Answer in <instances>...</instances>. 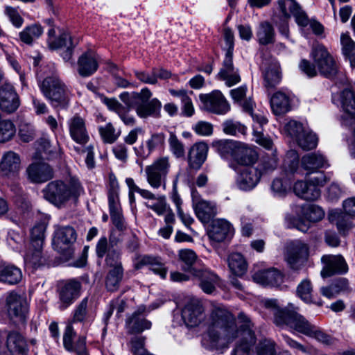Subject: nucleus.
Instances as JSON below:
<instances>
[{
  "label": "nucleus",
  "instance_id": "nucleus-14",
  "mask_svg": "<svg viewBox=\"0 0 355 355\" xmlns=\"http://www.w3.org/2000/svg\"><path fill=\"white\" fill-rule=\"evenodd\" d=\"M182 318L189 327L198 326L205 318L201 302L197 299H189L182 310Z\"/></svg>",
  "mask_w": 355,
  "mask_h": 355
},
{
  "label": "nucleus",
  "instance_id": "nucleus-36",
  "mask_svg": "<svg viewBox=\"0 0 355 355\" xmlns=\"http://www.w3.org/2000/svg\"><path fill=\"white\" fill-rule=\"evenodd\" d=\"M301 164L302 168L310 173L328 166L326 157L318 153H311L304 155L302 158Z\"/></svg>",
  "mask_w": 355,
  "mask_h": 355
},
{
  "label": "nucleus",
  "instance_id": "nucleus-61",
  "mask_svg": "<svg viewBox=\"0 0 355 355\" xmlns=\"http://www.w3.org/2000/svg\"><path fill=\"white\" fill-rule=\"evenodd\" d=\"M37 150L40 154H44L45 158L53 157L55 148H52L50 141L46 138H41L37 141Z\"/></svg>",
  "mask_w": 355,
  "mask_h": 355
},
{
  "label": "nucleus",
  "instance_id": "nucleus-22",
  "mask_svg": "<svg viewBox=\"0 0 355 355\" xmlns=\"http://www.w3.org/2000/svg\"><path fill=\"white\" fill-rule=\"evenodd\" d=\"M144 307H139L125 321V327L129 334H139L151 327V322L146 319L143 313Z\"/></svg>",
  "mask_w": 355,
  "mask_h": 355
},
{
  "label": "nucleus",
  "instance_id": "nucleus-1",
  "mask_svg": "<svg viewBox=\"0 0 355 355\" xmlns=\"http://www.w3.org/2000/svg\"><path fill=\"white\" fill-rule=\"evenodd\" d=\"M236 318L225 308L215 307L208 320L207 336L210 347L215 349L227 348L240 335L242 336L236 345L232 355H254L252 347L255 343L253 324L243 312Z\"/></svg>",
  "mask_w": 355,
  "mask_h": 355
},
{
  "label": "nucleus",
  "instance_id": "nucleus-52",
  "mask_svg": "<svg viewBox=\"0 0 355 355\" xmlns=\"http://www.w3.org/2000/svg\"><path fill=\"white\" fill-rule=\"evenodd\" d=\"M164 142V135L162 133L154 134L151 136L150 139H149L147 142L148 152L145 153L144 152L141 153L139 152L137 148H135V150L137 155H139L142 157H146L153 149H155L157 146L159 145H162Z\"/></svg>",
  "mask_w": 355,
  "mask_h": 355
},
{
  "label": "nucleus",
  "instance_id": "nucleus-31",
  "mask_svg": "<svg viewBox=\"0 0 355 355\" xmlns=\"http://www.w3.org/2000/svg\"><path fill=\"white\" fill-rule=\"evenodd\" d=\"M252 279L255 282L261 285L279 286L283 282L284 276L277 269H269L254 273Z\"/></svg>",
  "mask_w": 355,
  "mask_h": 355
},
{
  "label": "nucleus",
  "instance_id": "nucleus-16",
  "mask_svg": "<svg viewBox=\"0 0 355 355\" xmlns=\"http://www.w3.org/2000/svg\"><path fill=\"white\" fill-rule=\"evenodd\" d=\"M20 105V100L14 86L4 83L0 86V110L6 114L14 113Z\"/></svg>",
  "mask_w": 355,
  "mask_h": 355
},
{
  "label": "nucleus",
  "instance_id": "nucleus-23",
  "mask_svg": "<svg viewBox=\"0 0 355 355\" xmlns=\"http://www.w3.org/2000/svg\"><path fill=\"white\" fill-rule=\"evenodd\" d=\"M191 275L200 281V286L205 293L211 294L215 291L218 281L217 275L203 267L194 268Z\"/></svg>",
  "mask_w": 355,
  "mask_h": 355
},
{
  "label": "nucleus",
  "instance_id": "nucleus-30",
  "mask_svg": "<svg viewBox=\"0 0 355 355\" xmlns=\"http://www.w3.org/2000/svg\"><path fill=\"white\" fill-rule=\"evenodd\" d=\"M328 219L331 223L336 226L338 232L343 236H346L354 227L350 216L337 210L329 211Z\"/></svg>",
  "mask_w": 355,
  "mask_h": 355
},
{
  "label": "nucleus",
  "instance_id": "nucleus-46",
  "mask_svg": "<svg viewBox=\"0 0 355 355\" xmlns=\"http://www.w3.org/2000/svg\"><path fill=\"white\" fill-rule=\"evenodd\" d=\"M43 33L42 26L39 24H33L28 26L19 33L20 40L28 44H31L33 40L38 38Z\"/></svg>",
  "mask_w": 355,
  "mask_h": 355
},
{
  "label": "nucleus",
  "instance_id": "nucleus-12",
  "mask_svg": "<svg viewBox=\"0 0 355 355\" xmlns=\"http://www.w3.org/2000/svg\"><path fill=\"white\" fill-rule=\"evenodd\" d=\"M302 215L306 221L300 218H291V227H295L302 232H306L309 229L308 222L316 223L321 220L324 216V211L317 205H309L302 207Z\"/></svg>",
  "mask_w": 355,
  "mask_h": 355
},
{
  "label": "nucleus",
  "instance_id": "nucleus-33",
  "mask_svg": "<svg viewBox=\"0 0 355 355\" xmlns=\"http://www.w3.org/2000/svg\"><path fill=\"white\" fill-rule=\"evenodd\" d=\"M137 261L135 264L136 269L138 270L144 266L148 265L150 270L155 273L159 275L162 278L166 277V270L159 257L150 255H139L137 257Z\"/></svg>",
  "mask_w": 355,
  "mask_h": 355
},
{
  "label": "nucleus",
  "instance_id": "nucleus-63",
  "mask_svg": "<svg viewBox=\"0 0 355 355\" xmlns=\"http://www.w3.org/2000/svg\"><path fill=\"white\" fill-rule=\"evenodd\" d=\"M135 75L138 80L145 84L156 85L157 83L153 69L150 72L145 71H136L135 72Z\"/></svg>",
  "mask_w": 355,
  "mask_h": 355
},
{
  "label": "nucleus",
  "instance_id": "nucleus-45",
  "mask_svg": "<svg viewBox=\"0 0 355 355\" xmlns=\"http://www.w3.org/2000/svg\"><path fill=\"white\" fill-rule=\"evenodd\" d=\"M47 223L44 221L36 224L31 230V244L35 247H42Z\"/></svg>",
  "mask_w": 355,
  "mask_h": 355
},
{
  "label": "nucleus",
  "instance_id": "nucleus-59",
  "mask_svg": "<svg viewBox=\"0 0 355 355\" xmlns=\"http://www.w3.org/2000/svg\"><path fill=\"white\" fill-rule=\"evenodd\" d=\"M168 142L172 153L177 158L182 157L184 155V145L175 134L171 133Z\"/></svg>",
  "mask_w": 355,
  "mask_h": 355
},
{
  "label": "nucleus",
  "instance_id": "nucleus-15",
  "mask_svg": "<svg viewBox=\"0 0 355 355\" xmlns=\"http://www.w3.org/2000/svg\"><path fill=\"white\" fill-rule=\"evenodd\" d=\"M230 167L238 172L236 178L237 187L243 191L252 189L259 182L261 173L252 166H245L239 168L235 164H232Z\"/></svg>",
  "mask_w": 355,
  "mask_h": 355
},
{
  "label": "nucleus",
  "instance_id": "nucleus-20",
  "mask_svg": "<svg viewBox=\"0 0 355 355\" xmlns=\"http://www.w3.org/2000/svg\"><path fill=\"white\" fill-rule=\"evenodd\" d=\"M208 153V146L205 142L194 144L188 151V167L191 170H199L205 160Z\"/></svg>",
  "mask_w": 355,
  "mask_h": 355
},
{
  "label": "nucleus",
  "instance_id": "nucleus-2",
  "mask_svg": "<svg viewBox=\"0 0 355 355\" xmlns=\"http://www.w3.org/2000/svg\"><path fill=\"white\" fill-rule=\"evenodd\" d=\"M151 96L152 92L148 88L145 87L140 92L121 93L119 98L125 105L114 98H105L103 103L109 110L115 112L125 125H133L135 119L130 114L132 108H135L137 114L142 119L160 116L162 103L156 98L150 99Z\"/></svg>",
  "mask_w": 355,
  "mask_h": 355
},
{
  "label": "nucleus",
  "instance_id": "nucleus-6",
  "mask_svg": "<svg viewBox=\"0 0 355 355\" xmlns=\"http://www.w3.org/2000/svg\"><path fill=\"white\" fill-rule=\"evenodd\" d=\"M279 8L284 17L281 23L278 24V29L280 33L286 37H288L289 28L287 19L293 15L298 25L306 26L309 24V18L306 12L302 9L296 1H278Z\"/></svg>",
  "mask_w": 355,
  "mask_h": 355
},
{
  "label": "nucleus",
  "instance_id": "nucleus-11",
  "mask_svg": "<svg viewBox=\"0 0 355 355\" xmlns=\"http://www.w3.org/2000/svg\"><path fill=\"white\" fill-rule=\"evenodd\" d=\"M309 257V247L301 241L291 242L286 248V259L293 270H299L306 261Z\"/></svg>",
  "mask_w": 355,
  "mask_h": 355
},
{
  "label": "nucleus",
  "instance_id": "nucleus-50",
  "mask_svg": "<svg viewBox=\"0 0 355 355\" xmlns=\"http://www.w3.org/2000/svg\"><path fill=\"white\" fill-rule=\"evenodd\" d=\"M105 264L110 268H123L121 250L110 249L105 255Z\"/></svg>",
  "mask_w": 355,
  "mask_h": 355
},
{
  "label": "nucleus",
  "instance_id": "nucleus-7",
  "mask_svg": "<svg viewBox=\"0 0 355 355\" xmlns=\"http://www.w3.org/2000/svg\"><path fill=\"white\" fill-rule=\"evenodd\" d=\"M311 55L314 64L322 76L332 79L338 74L337 63L324 45L314 46Z\"/></svg>",
  "mask_w": 355,
  "mask_h": 355
},
{
  "label": "nucleus",
  "instance_id": "nucleus-51",
  "mask_svg": "<svg viewBox=\"0 0 355 355\" xmlns=\"http://www.w3.org/2000/svg\"><path fill=\"white\" fill-rule=\"evenodd\" d=\"M88 297H85L80 303L78 305L74 311L72 320L69 322L73 325V323L80 322H83L87 319L88 316Z\"/></svg>",
  "mask_w": 355,
  "mask_h": 355
},
{
  "label": "nucleus",
  "instance_id": "nucleus-64",
  "mask_svg": "<svg viewBox=\"0 0 355 355\" xmlns=\"http://www.w3.org/2000/svg\"><path fill=\"white\" fill-rule=\"evenodd\" d=\"M5 12L15 27L19 28L22 26L24 19L16 8L7 6Z\"/></svg>",
  "mask_w": 355,
  "mask_h": 355
},
{
  "label": "nucleus",
  "instance_id": "nucleus-39",
  "mask_svg": "<svg viewBox=\"0 0 355 355\" xmlns=\"http://www.w3.org/2000/svg\"><path fill=\"white\" fill-rule=\"evenodd\" d=\"M42 247H30L24 257V261L27 268L36 269L44 263V259L42 252Z\"/></svg>",
  "mask_w": 355,
  "mask_h": 355
},
{
  "label": "nucleus",
  "instance_id": "nucleus-41",
  "mask_svg": "<svg viewBox=\"0 0 355 355\" xmlns=\"http://www.w3.org/2000/svg\"><path fill=\"white\" fill-rule=\"evenodd\" d=\"M22 279L21 270L12 265L0 268V282L8 284H18Z\"/></svg>",
  "mask_w": 355,
  "mask_h": 355
},
{
  "label": "nucleus",
  "instance_id": "nucleus-42",
  "mask_svg": "<svg viewBox=\"0 0 355 355\" xmlns=\"http://www.w3.org/2000/svg\"><path fill=\"white\" fill-rule=\"evenodd\" d=\"M228 266L230 270L236 276H242L247 271L248 264L240 253H233L228 257Z\"/></svg>",
  "mask_w": 355,
  "mask_h": 355
},
{
  "label": "nucleus",
  "instance_id": "nucleus-55",
  "mask_svg": "<svg viewBox=\"0 0 355 355\" xmlns=\"http://www.w3.org/2000/svg\"><path fill=\"white\" fill-rule=\"evenodd\" d=\"M223 130L225 134L230 135H237L238 134L244 135L246 132V128L243 125L232 120L223 123Z\"/></svg>",
  "mask_w": 355,
  "mask_h": 355
},
{
  "label": "nucleus",
  "instance_id": "nucleus-24",
  "mask_svg": "<svg viewBox=\"0 0 355 355\" xmlns=\"http://www.w3.org/2000/svg\"><path fill=\"white\" fill-rule=\"evenodd\" d=\"M26 173L31 182L42 183L53 178V171L44 162L33 163L27 168Z\"/></svg>",
  "mask_w": 355,
  "mask_h": 355
},
{
  "label": "nucleus",
  "instance_id": "nucleus-26",
  "mask_svg": "<svg viewBox=\"0 0 355 355\" xmlns=\"http://www.w3.org/2000/svg\"><path fill=\"white\" fill-rule=\"evenodd\" d=\"M233 56H225L223 67L218 73L220 80L225 81V85L230 87L241 81V76L233 64Z\"/></svg>",
  "mask_w": 355,
  "mask_h": 355
},
{
  "label": "nucleus",
  "instance_id": "nucleus-38",
  "mask_svg": "<svg viewBox=\"0 0 355 355\" xmlns=\"http://www.w3.org/2000/svg\"><path fill=\"white\" fill-rule=\"evenodd\" d=\"M270 105L276 115L285 114L291 109L288 96L282 92H277L271 96Z\"/></svg>",
  "mask_w": 355,
  "mask_h": 355
},
{
  "label": "nucleus",
  "instance_id": "nucleus-53",
  "mask_svg": "<svg viewBox=\"0 0 355 355\" xmlns=\"http://www.w3.org/2000/svg\"><path fill=\"white\" fill-rule=\"evenodd\" d=\"M312 285L309 279H304L297 288V295L306 303L313 302L312 300Z\"/></svg>",
  "mask_w": 355,
  "mask_h": 355
},
{
  "label": "nucleus",
  "instance_id": "nucleus-44",
  "mask_svg": "<svg viewBox=\"0 0 355 355\" xmlns=\"http://www.w3.org/2000/svg\"><path fill=\"white\" fill-rule=\"evenodd\" d=\"M297 145L304 150H310L318 145V139L315 134L305 130L296 140Z\"/></svg>",
  "mask_w": 355,
  "mask_h": 355
},
{
  "label": "nucleus",
  "instance_id": "nucleus-32",
  "mask_svg": "<svg viewBox=\"0 0 355 355\" xmlns=\"http://www.w3.org/2000/svg\"><path fill=\"white\" fill-rule=\"evenodd\" d=\"M0 168L7 176L17 175L21 169V159L19 155L13 151L6 153L2 157Z\"/></svg>",
  "mask_w": 355,
  "mask_h": 355
},
{
  "label": "nucleus",
  "instance_id": "nucleus-18",
  "mask_svg": "<svg viewBox=\"0 0 355 355\" xmlns=\"http://www.w3.org/2000/svg\"><path fill=\"white\" fill-rule=\"evenodd\" d=\"M321 261L324 264V267L320 272L323 278L329 277L336 274H343L348 270L344 258L340 255L326 254L322 257Z\"/></svg>",
  "mask_w": 355,
  "mask_h": 355
},
{
  "label": "nucleus",
  "instance_id": "nucleus-35",
  "mask_svg": "<svg viewBox=\"0 0 355 355\" xmlns=\"http://www.w3.org/2000/svg\"><path fill=\"white\" fill-rule=\"evenodd\" d=\"M233 159L240 165L250 166L257 160L258 156L254 149L239 143Z\"/></svg>",
  "mask_w": 355,
  "mask_h": 355
},
{
  "label": "nucleus",
  "instance_id": "nucleus-3",
  "mask_svg": "<svg viewBox=\"0 0 355 355\" xmlns=\"http://www.w3.org/2000/svg\"><path fill=\"white\" fill-rule=\"evenodd\" d=\"M261 304L266 309L272 312L274 323L277 327H290L328 345L333 343V338L329 335L325 334L319 327L310 323L303 315L289 309V307L280 308L277 300H263Z\"/></svg>",
  "mask_w": 355,
  "mask_h": 355
},
{
  "label": "nucleus",
  "instance_id": "nucleus-58",
  "mask_svg": "<svg viewBox=\"0 0 355 355\" xmlns=\"http://www.w3.org/2000/svg\"><path fill=\"white\" fill-rule=\"evenodd\" d=\"M284 129L287 134L295 140L306 130L302 123L294 120L288 121Z\"/></svg>",
  "mask_w": 355,
  "mask_h": 355
},
{
  "label": "nucleus",
  "instance_id": "nucleus-27",
  "mask_svg": "<svg viewBox=\"0 0 355 355\" xmlns=\"http://www.w3.org/2000/svg\"><path fill=\"white\" fill-rule=\"evenodd\" d=\"M80 288V282L76 279H69L64 283L60 291V300L62 309L67 308L79 296Z\"/></svg>",
  "mask_w": 355,
  "mask_h": 355
},
{
  "label": "nucleus",
  "instance_id": "nucleus-9",
  "mask_svg": "<svg viewBox=\"0 0 355 355\" xmlns=\"http://www.w3.org/2000/svg\"><path fill=\"white\" fill-rule=\"evenodd\" d=\"M6 309L9 318L24 323L28 311V305L24 295L11 292L6 297Z\"/></svg>",
  "mask_w": 355,
  "mask_h": 355
},
{
  "label": "nucleus",
  "instance_id": "nucleus-28",
  "mask_svg": "<svg viewBox=\"0 0 355 355\" xmlns=\"http://www.w3.org/2000/svg\"><path fill=\"white\" fill-rule=\"evenodd\" d=\"M78 73L82 77H87L94 73L98 67L96 58L91 51L83 53L78 60Z\"/></svg>",
  "mask_w": 355,
  "mask_h": 355
},
{
  "label": "nucleus",
  "instance_id": "nucleus-5",
  "mask_svg": "<svg viewBox=\"0 0 355 355\" xmlns=\"http://www.w3.org/2000/svg\"><path fill=\"white\" fill-rule=\"evenodd\" d=\"M43 95L54 107L66 108L70 101L67 85L56 75L46 77L39 85Z\"/></svg>",
  "mask_w": 355,
  "mask_h": 355
},
{
  "label": "nucleus",
  "instance_id": "nucleus-62",
  "mask_svg": "<svg viewBox=\"0 0 355 355\" xmlns=\"http://www.w3.org/2000/svg\"><path fill=\"white\" fill-rule=\"evenodd\" d=\"M76 336L73 325L69 323L66 327L64 336H63V345L64 348L70 352L73 351V339Z\"/></svg>",
  "mask_w": 355,
  "mask_h": 355
},
{
  "label": "nucleus",
  "instance_id": "nucleus-43",
  "mask_svg": "<svg viewBox=\"0 0 355 355\" xmlns=\"http://www.w3.org/2000/svg\"><path fill=\"white\" fill-rule=\"evenodd\" d=\"M123 276V268H110L105 278V286L110 291H116Z\"/></svg>",
  "mask_w": 355,
  "mask_h": 355
},
{
  "label": "nucleus",
  "instance_id": "nucleus-54",
  "mask_svg": "<svg viewBox=\"0 0 355 355\" xmlns=\"http://www.w3.org/2000/svg\"><path fill=\"white\" fill-rule=\"evenodd\" d=\"M98 130L103 141L109 144L114 143L120 135L119 132H116L115 128L110 123H107L105 126H101Z\"/></svg>",
  "mask_w": 355,
  "mask_h": 355
},
{
  "label": "nucleus",
  "instance_id": "nucleus-4",
  "mask_svg": "<svg viewBox=\"0 0 355 355\" xmlns=\"http://www.w3.org/2000/svg\"><path fill=\"white\" fill-rule=\"evenodd\" d=\"M82 192L80 182L71 178L69 183L55 180L49 182L43 190L44 198L56 207L65 205L71 198H77Z\"/></svg>",
  "mask_w": 355,
  "mask_h": 355
},
{
  "label": "nucleus",
  "instance_id": "nucleus-56",
  "mask_svg": "<svg viewBox=\"0 0 355 355\" xmlns=\"http://www.w3.org/2000/svg\"><path fill=\"white\" fill-rule=\"evenodd\" d=\"M73 42L74 40L68 33L63 32L58 38L55 37L53 40H51L49 46L51 49H58L68 46L69 44L73 45Z\"/></svg>",
  "mask_w": 355,
  "mask_h": 355
},
{
  "label": "nucleus",
  "instance_id": "nucleus-40",
  "mask_svg": "<svg viewBox=\"0 0 355 355\" xmlns=\"http://www.w3.org/2000/svg\"><path fill=\"white\" fill-rule=\"evenodd\" d=\"M257 37L259 43L262 45L273 44L275 41V33L272 26L266 21L261 22L257 32Z\"/></svg>",
  "mask_w": 355,
  "mask_h": 355
},
{
  "label": "nucleus",
  "instance_id": "nucleus-10",
  "mask_svg": "<svg viewBox=\"0 0 355 355\" xmlns=\"http://www.w3.org/2000/svg\"><path fill=\"white\" fill-rule=\"evenodd\" d=\"M199 99L205 110L216 114H225L230 110V105L223 94L218 90L209 94H202Z\"/></svg>",
  "mask_w": 355,
  "mask_h": 355
},
{
  "label": "nucleus",
  "instance_id": "nucleus-34",
  "mask_svg": "<svg viewBox=\"0 0 355 355\" xmlns=\"http://www.w3.org/2000/svg\"><path fill=\"white\" fill-rule=\"evenodd\" d=\"M295 194L306 200L313 201L320 196V190L309 182L297 181L294 184Z\"/></svg>",
  "mask_w": 355,
  "mask_h": 355
},
{
  "label": "nucleus",
  "instance_id": "nucleus-19",
  "mask_svg": "<svg viewBox=\"0 0 355 355\" xmlns=\"http://www.w3.org/2000/svg\"><path fill=\"white\" fill-rule=\"evenodd\" d=\"M341 107L343 114L342 123L345 125H352L355 123V94L349 89H344L340 94Z\"/></svg>",
  "mask_w": 355,
  "mask_h": 355
},
{
  "label": "nucleus",
  "instance_id": "nucleus-57",
  "mask_svg": "<svg viewBox=\"0 0 355 355\" xmlns=\"http://www.w3.org/2000/svg\"><path fill=\"white\" fill-rule=\"evenodd\" d=\"M340 44L342 53L345 57L355 52V42L348 33H343L340 35Z\"/></svg>",
  "mask_w": 355,
  "mask_h": 355
},
{
  "label": "nucleus",
  "instance_id": "nucleus-17",
  "mask_svg": "<svg viewBox=\"0 0 355 355\" xmlns=\"http://www.w3.org/2000/svg\"><path fill=\"white\" fill-rule=\"evenodd\" d=\"M6 336V347L11 355H28V347L25 338L17 331H0V337Z\"/></svg>",
  "mask_w": 355,
  "mask_h": 355
},
{
  "label": "nucleus",
  "instance_id": "nucleus-8",
  "mask_svg": "<svg viewBox=\"0 0 355 355\" xmlns=\"http://www.w3.org/2000/svg\"><path fill=\"white\" fill-rule=\"evenodd\" d=\"M170 168L168 157H159L145 168L148 183L154 189L165 186L166 175Z\"/></svg>",
  "mask_w": 355,
  "mask_h": 355
},
{
  "label": "nucleus",
  "instance_id": "nucleus-60",
  "mask_svg": "<svg viewBox=\"0 0 355 355\" xmlns=\"http://www.w3.org/2000/svg\"><path fill=\"white\" fill-rule=\"evenodd\" d=\"M277 166V159L275 156L265 157L261 162L259 171L262 173H268L274 171Z\"/></svg>",
  "mask_w": 355,
  "mask_h": 355
},
{
  "label": "nucleus",
  "instance_id": "nucleus-37",
  "mask_svg": "<svg viewBox=\"0 0 355 355\" xmlns=\"http://www.w3.org/2000/svg\"><path fill=\"white\" fill-rule=\"evenodd\" d=\"M264 85L268 89H274L282 80V72L279 64L272 61L263 73Z\"/></svg>",
  "mask_w": 355,
  "mask_h": 355
},
{
  "label": "nucleus",
  "instance_id": "nucleus-47",
  "mask_svg": "<svg viewBox=\"0 0 355 355\" xmlns=\"http://www.w3.org/2000/svg\"><path fill=\"white\" fill-rule=\"evenodd\" d=\"M15 132V126L10 120L1 119L0 121V143H5L11 140Z\"/></svg>",
  "mask_w": 355,
  "mask_h": 355
},
{
  "label": "nucleus",
  "instance_id": "nucleus-49",
  "mask_svg": "<svg viewBox=\"0 0 355 355\" xmlns=\"http://www.w3.org/2000/svg\"><path fill=\"white\" fill-rule=\"evenodd\" d=\"M179 257L180 260L184 263L183 269L191 273V270L197 266H193L196 260L197 255L194 251L189 249L181 250L179 252Z\"/></svg>",
  "mask_w": 355,
  "mask_h": 355
},
{
  "label": "nucleus",
  "instance_id": "nucleus-13",
  "mask_svg": "<svg viewBox=\"0 0 355 355\" xmlns=\"http://www.w3.org/2000/svg\"><path fill=\"white\" fill-rule=\"evenodd\" d=\"M77 234L71 226L58 227L54 236V243L56 249L62 254H71V247L76 242Z\"/></svg>",
  "mask_w": 355,
  "mask_h": 355
},
{
  "label": "nucleus",
  "instance_id": "nucleus-48",
  "mask_svg": "<svg viewBox=\"0 0 355 355\" xmlns=\"http://www.w3.org/2000/svg\"><path fill=\"white\" fill-rule=\"evenodd\" d=\"M239 143L232 140H220L215 143L217 151L223 157L231 155L233 158Z\"/></svg>",
  "mask_w": 355,
  "mask_h": 355
},
{
  "label": "nucleus",
  "instance_id": "nucleus-25",
  "mask_svg": "<svg viewBox=\"0 0 355 355\" xmlns=\"http://www.w3.org/2000/svg\"><path fill=\"white\" fill-rule=\"evenodd\" d=\"M232 227L229 222L223 219H218L213 222L208 231V236L211 241L220 243L232 236Z\"/></svg>",
  "mask_w": 355,
  "mask_h": 355
},
{
  "label": "nucleus",
  "instance_id": "nucleus-21",
  "mask_svg": "<svg viewBox=\"0 0 355 355\" xmlns=\"http://www.w3.org/2000/svg\"><path fill=\"white\" fill-rule=\"evenodd\" d=\"M70 136L78 144L85 145L89 139L84 119L78 114L68 121Z\"/></svg>",
  "mask_w": 355,
  "mask_h": 355
},
{
  "label": "nucleus",
  "instance_id": "nucleus-29",
  "mask_svg": "<svg viewBox=\"0 0 355 355\" xmlns=\"http://www.w3.org/2000/svg\"><path fill=\"white\" fill-rule=\"evenodd\" d=\"M193 208L197 218L203 223H208L216 214L214 203L193 197Z\"/></svg>",
  "mask_w": 355,
  "mask_h": 355
}]
</instances>
